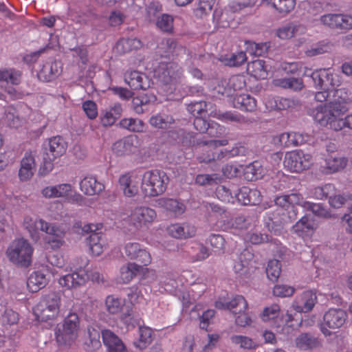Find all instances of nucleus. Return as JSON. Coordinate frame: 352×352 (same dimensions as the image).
<instances>
[{"label": "nucleus", "instance_id": "680f3d73", "mask_svg": "<svg viewBox=\"0 0 352 352\" xmlns=\"http://www.w3.org/2000/svg\"><path fill=\"white\" fill-rule=\"evenodd\" d=\"M214 0H198L197 7L194 10V14L197 18H202L209 14L213 7Z\"/></svg>", "mask_w": 352, "mask_h": 352}, {"label": "nucleus", "instance_id": "aec40b11", "mask_svg": "<svg viewBox=\"0 0 352 352\" xmlns=\"http://www.w3.org/2000/svg\"><path fill=\"white\" fill-rule=\"evenodd\" d=\"M317 300L315 292L312 290H306L296 296L292 302V307L298 313H308L313 309Z\"/></svg>", "mask_w": 352, "mask_h": 352}, {"label": "nucleus", "instance_id": "13d9d810", "mask_svg": "<svg viewBox=\"0 0 352 352\" xmlns=\"http://www.w3.org/2000/svg\"><path fill=\"white\" fill-rule=\"evenodd\" d=\"M281 272V265L278 260L273 259L269 261L266 267L267 278L272 282L278 280Z\"/></svg>", "mask_w": 352, "mask_h": 352}, {"label": "nucleus", "instance_id": "cd10ccee", "mask_svg": "<svg viewBox=\"0 0 352 352\" xmlns=\"http://www.w3.org/2000/svg\"><path fill=\"white\" fill-rule=\"evenodd\" d=\"M48 147L46 148L45 154L50 156L52 160L63 156L67 151V143L60 135L54 136L48 140Z\"/></svg>", "mask_w": 352, "mask_h": 352}, {"label": "nucleus", "instance_id": "c03bdc74", "mask_svg": "<svg viewBox=\"0 0 352 352\" xmlns=\"http://www.w3.org/2000/svg\"><path fill=\"white\" fill-rule=\"evenodd\" d=\"M297 348L300 350H312L320 344L319 340L309 333L300 334L295 340Z\"/></svg>", "mask_w": 352, "mask_h": 352}, {"label": "nucleus", "instance_id": "ddd939ff", "mask_svg": "<svg viewBox=\"0 0 352 352\" xmlns=\"http://www.w3.org/2000/svg\"><path fill=\"white\" fill-rule=\"evenodd\" d=\"M314 86L318 89H334L341 84L340 76L331 68H320L311 74Z\"/></svg>", "mask_w": 352, "mask_h": 352}, {"label": "nucleus", "instance_id": "5701e85b", "mask_svg": "<svg viewBox=\"0 0 352 352\" xmlns=\"http://www.w3.org/2000/svg\"><path fill=\"white\" fill-rule=\"evenodd\" d=\"M235 199L242 205H257L261 201L262 195L256 188L242 186L235 194Z\"/></svg>", "mask_w": 352, "mask_h": 352}, {"label": "nucleus", "instance_id": "2eb2a0df", "mask_svg": "<svg viewBox=\"0 0 352 352\" xmlns=\"http://www.w3.org/2000/svg\"><path fill=\"white\" fill-rule=\"evenodd\" d=\"M347 318L346 312L341 309H329L323 316V322L321 324V331L324 336L331 335V331L327 329L340 328Z\"/></svg>", "mask_w": 352, "mask_h": 352}, {"label": "nucleus", "instance_id": "8fccbe9b", "mask_svg": "<svg viewBox=\"0 0 352 352\" xmlns=\"http://www.w3.org/2000/svg\"><path fill=\"white\" fill-rule=\"evenodd\" d=\"M242 170L245 178L248 181H255L261 178L263 173V166L257 161L243 167Z\"/></svg>", "mask_w": 352, "mask_h": 352}, {"label": "nucleus", "instance_id": "4468645a", "mask_svg": "<svg viewBox=\"0 0 352 352\" xmlns=\"http://www.w3.org/2000/svg\"><path fill=\"white\" fill-rule=\"evenodd\" d=\"M324 26L335 30L345 32L352 30V14L329 13L320 18Z\"/></svg>", "mask_w": 352, "mask_h": 352}, {"label": "nucleus", "instance_id": "b1692460", "mask_svg": "<svg viewBox=\"0 0 352 352\" xmlns=\"http://www.w3.org/2000/svg\"><path fill=\"white\" fill-rule=\"evenodd\" d=\"M47 228V230L44 232L47 234L44 239L45 248L54 250L59 249L64 243L65 232L52 223Z\"/></svg>", "mask_w": 352, "mask_h": 352}, {"label": "nucleus", "instance_id": "6e6d98bb", "mask_svg": "<svg viewBox=\"0 0 352 352\" xmlns=\"http://www.w3.org/2000/svg\"><path fill=\"white\" fill-rule=\"evenodd\" d=\"M87 332L89 336V342H86V350L88 351H94L101 347V343L100 341V333L99 330L89 327L87 328Z\"/></svg>", "mask_w": 352, "mask_h": 352}, {"label": "nucleus", "instance_id": "3c124183", "mask_svg": "<svg viewBox=\"0 0 352 352\" xmlns=\"http://www.w3.org/2000/svg\"><path fill=\"white\" fill-rule=\"evenodd\" d=\"M265 105L270 110H285L294 105V101L282 97H272L265 101Z\"/></svg>", "mask_w": 352, "mask_h": 352}, {"label": "nucleus", "instance_id": "f257e3e1", "mask_svg": "<svg viewBox=\"0 0 352 352\" xmlns=\"http://www.w3.org/2000/svg\"><path fill=\"white\" fill-rule=\"evenodd\" d=\"M348 97L339 96L324 104H318L311 109L310 116L320 127L333 131H340L344 128L352 129V113L343 116L349 111Z\"/></svg>", "mask_w": 352, "mask_h": 352}, {"label": "nucleus", "instance_id": "49530a36", "mask_svg": "<svg viewBox=\"0 0 352 352\" xmlns=\"http://www.w3.org/2000/svg\"><path fill=\"white\" fill-rule=\"evenodd\" d=\"M159 204L168 211L173 212L175 215L182 214L185 210V205L177 199L170 198H162L159 200Z\"/></svg>", "mask_w": 352, "mask_h": 352}, {"label": "nucleus", "instance_id": "412c9836", "mask_svg": "<svg viewBox=\"0 0 352 352\" xmlns=\"http://www.w3.org/2000/svg\"><path fill=\"white\" fill-rule=\"evenodd\" d=\"M124 82L133 90H146L151 85L148 76L137 70H127L124 74Z\"/></svg>", "mask_w": 352, "mask_h": 352}, {"label": "nucleus", "instance_id": "c756f323", "mask_svg": "<svg viewBox=\"0 0 352 352\" xmlns=\"http://www.w3.org/2000/svg\"><path fill=\"white\" fill-rule=\"evenodd\" d=\"M316 228L314 221L305 215L292 226V230L298 236L306 238L312 236Z\"/></svg>", "mask_w": 352, "mask_h": 352}, {"label": "nucleus", "instance_id": "9b49d317", "mask_svg": "<svg viewBox=\"0 0 352 352\" xmlns=\"http://www.w3.org/2000/svg\"><path fill=\"white\" fill-rule=\"evenodd\" d=\"M283 164L289 171L300 173L311 167L313 159L311 155L302 150H294L285 153Z\"/></svg>", "mask_w": 352, "mask_h": 352}, {"label": "nucleus", "instance_id": "393cba45", "mask_svg": "<svg viewBox=\"0 0 352 352\" xmlns=\"http://www.w3.org/2000/svg\"><path fill=\"white\" fill-rule=\"evenodd\" d=\"M216 307L219 309H228L233 314H236L237 313H241V311H247L248 309V303L242 295H235L229 301H217Z\"/></svg>", "mask_w": 352, "mask_h": 352}, {"label": "nucleus", "instance_id": "0eeeda50", "mask_svg": "<svg viewBox=\"0 0 352 352\" xmlns=\"http://www.w3.org/2000/svg\"><path fill=\"white\" fill-rule=\"evenodd\" d=\"M72 265L73 273L61 276L58 280L60 285L67 289L76 288L83 285L90 278L87 267L89 260L87 257L77 258Z\"/></svg>", "mask_w": 352, "mask_h": 352}, {"label": "nucleus", "instance_id": "9d476101", "mask_svg": "<svg viewBox=\"0 0 352 352\" xmlns=\"http://www.w3.org/2000/svg\"><path fill=\"white\" fill-rule=\"evenodd\" d=\"M80 320L77 314L69 313L64 319L62 331L56 332V339L60 344H71L78 337Z\"/></svg>", "mask_w": 352, "mask_h": 352}, {"label": "nucleus", "instance_id": "a878e982", "mask_svg": "<svg viewBox=\"0 0 352 352\" xmlns=\"http://www.w3.org/2000/svg\"><path fill=\"white\" fill-rule=\"evenodd\" d=\"M134 179L132 172L125 173L119 177V187L126 197H133L138 193V186Z\"/></svg>", "mask_w": 352, "mask_h": 352}, {"label": "nucleus", "instance_id": "e2e57ef3", "mask_svg": "<svg viewBox=\"0 0 352 352\" xmlns=\"http://www.w3.org/2000/svg\"><path fill=\"white\" fill-rule=\"evenodd\" d=\"M120 319L128 329L134 328L135 326L142 327V324L144 322L142 318L132 315V307H129L126 312L122 313Z\"/></svg>", "mask_w": 352, "mask_h": 352}, {"label": "nucleus", "instance_id": "473e14b6", "mask_svg": "<svg viewBox=\"0 0 352 352\" xmlns=\"http://www.w3.org/2000/svg\"><path fill=\"white\" fill-rule=\"evenodd\" d=\"M80 190L87 195L99 194L104 189V185L98 182L95 177H85L80 183Z\"/></svg>", "mask_w": 352, "mask_h": 352}, {"label": "nucleus", "instance_id": "1a4fd4ad", "mask_svg": "<svg viewBox=\"0 0 352 352\" xmlns=\"http://www.w3.org/2000/svg\"><path fill=\"white\" fill-rule=\"evenodd\" d=\"M32 254V247L24 239L13 241L6 251L9 260L21 267H28L30 265Z\"/></svg>", "mask_w": 352, "mask_h": 352}, {"label": "nucleus", "instance_id": "f704fd0d", "mask_svg": "<svg viewBox=\"0 0 352 352\" xmlns=\"http://www.w3.org/2000/svg\"><path fill=\"white\" fill-rule=\"evenodd\" d=\"M122 108L119 103H116L109 109L104 110L100 116V122L104 126H111L122 115Z\"/></svg>", "mask_w": 352, "mask_h": 352}, {"label": "nucleus", "instance_id": "7c9ffc66", "mask_svg": "<svg viewBox=\"0 0 352 352\" xmlns=\"http://www.w3.org/2000/svg\"><path fill=\"white\" fill-rule=\"evenodd\" d=\"M168 233L175 239H187L195 235L196 228L189 223H173L167 228Z\"/></svg>", "mask_w": 352, "mask_h": 352}, {"label": "nucleus", "instance_id": "f3484780", "mask_svg": "<svg viewBox=\"0 0 352 352\" xmlns=\"http://www.w3.org/2000/svg\"><path fill=\"white\" fill-rule=\"evenodd\" d=\"M140 140L135 135H131L116 142L112 149L118 155H125L135 153L139 151Z\"/></svg>", "mask_w": 352, "mask_h": 352}, {"label": "nucleus", "instance_id": "2f4dec72", "mask_svg": "<svg viewBox=\"0 0 352 352\" xmlns=\"http://www.w3.org/2000/svg\"><path fill=\"white\" fill-rule=\"evenodd\" d=\"M35 170V158L31 151L25 152L21 162L19 176L21 180L27 181L30 179Z\"/></svg>", "mask_w": 352, "mask_h": 352}, {"label": "nucleus", "instance_id": "f8f14e48", "mask_svg": "<svg viewBox=\"0 0 352 352\" xmlns=\"http://www.w3.org/2000/svg\"><path fill=\"white\" fill-rule=\"evenodd\" d=\"M102 228V223H87L82 227V231L90 232L87 243L91 253L94 256L100 255L107 244L105 236L101 232H98Z\"/></svg>", "mask_w": 352, "mask_h": 352}, {"label": "nucleus", "instance_id": "39448f33", "mask_svg": "<svg viewBox=\"0 0 352 352\" xmlns=\"http://www.w3.org/2000/svg\"><path fill=\"white\" fill-rule=\"evenodd\" d=\"M60 305V294L52 292L42 296L34 307L33 312L38 321L53 320L59 316Z\"/></svg>", "mask_w": 352, "mask_h": 352}, {"label": "nucleus", "instance_id": "6ab92c4d", "mask_svg": "<svg viewBox=\"0 0 352 352\" xmlns=\"http://www.w3.org/2000/svg\"><path fill=\"white\" fill-rule=\"evenodd\" d=\"M124 251L126 256L131 260H137L144 266L148 265L152 261L151 254L141 245L136 242H129L125 244Z\"/></svg>", "mask_w": 352, "mask_h": 352}, {"label": "nucleus", "instance_id": "a19ab883", "mask_svg": "<svg viewBox=\"0 0 352 352\" xmlns=\"http://www.w3.org/2000/svg\"><path fill=\"white\" fill-rule=\"evenodd\" d=\"M142 46V41L136 38H123L120 39L116 45V50L120 54H126L133 50H138Z\"/></svg>", "mask_w": 352, "mask_h": 352}, {"label": "nucleus", "instance_id": "774afa93", "mask_svg": "<svg viewBox=\"0 0 352 352\" xmlns=\"http://www.w3.org/2000/svg\"><path fill=\"white\" fill-rule=\"evenodd\" d=\"M336 193V188L333 184H327L322 186L314 188V195L318 199H330Z\"/></svg>", "mask_w": 352, "mask_h": 352}, {"label": "nucleus", "instance_id": "4be33fe9", "mask_svg": "<svg viewBox=\"0 0 352 352\" xmlns=\"http://www.w3.org/2000/svg\"><path fill=\"white\" fill-rule=\"evenodd\" d=\"M23 225L29 232L32 239L38 241L40 239L38 231H47L50 223L42 219H34L30 215H26L24 217Z\"/></svg>", "mask_w": 352, "mask_h": 352}, {"label": "nucleus", "instance_id": "37998d69", "mask_svg": "<svg viewBox=\"0 0 352 352\" xmlns=\"http://www.w3.org/2000/svg\"><path fill=\"white\" fill-rule=\"evenodd\" d=\"M264 3L274 8L281 14L292 11L296 6V0H263Z\"/></svg>", "mask_w": 352, "mask_h": 352}, {"label": "nucleus", "instance_id": "58836bf2", "mask_svg": "<svg viewBox=\"0 0 352 352\" xmlns=\"http://www.w3.org/2000/svg\"><path fill=\"white\" fill-rule=\"evenodd\" d=\"M247 72L256 79H265L268 76L267 66L265 61L261 59H256L249 63Z\"/></svg>", "mask_w": 352, "mask_h": 352}, {"label": "nucleus", "instance_id": "20e7f679", "mask_svg": "<svg viewBox=\"0 0 352 352\" xmlns=\"http://www.w3.org/2000/svg\"><path fill=\"white\" fill-rule=\"evenodd\" d=\"M163 54L160 60L156 59L152 63L149 68L153 77L165 85H175L183 76L182 68L175 62L162 60Z\"/></svg>", "mask_w": 352, "mask_h": 352}, {"label": "nucleus", "instance_id": "5fc2aeb1", "mask_svg": "<svg viewBox=\"0 0 352 352\" xmlns=\"http://www.w3.org/2000/svg\"><path fill=\"white\" fill-rule=\"evenodd\" d=\"M274 85L285 89L300 90L303 87V82L300 79L295 78H283L274 80Z\"/></svg>", "mask_w": 352, "mask_h": 352}, {"label": "nucleus", "instance_id": "09e8293b", "mask_svg": "<svg viewBox=\"0 0 352 352\" xmlns=\"http://www.w3.org/2000/svg\"><path fill=\"white\" fill-rule=\"evenodd\" d=\"M142 270L143 267L141 265L135 263H129L120 268V279L123 283H128Z\"/></svg>", "mask_w": 352, "mask_h": 352}, {"label": "nucleus", "instance_id": "f03ea898", "mask_svg": "<svg viewBox=\"0 0 352 352\" xmlns=\"http://www.w3.org/2000/svg\"><path fill=\"white\" fill-rule=\"evenodd\" d=\"M274 201L280 208L266 212L264 223L269 231L277 234L287 222V216L283 210L287 211V217L289 219L295 218L298 212L296 206L300 205V201L299 195L296 193L278 196Z\"/></svg>", "mask_w": 352, "mask_h": 352}, {"label": "nucleus", "instance_id": "e433bc0d", "mask_svg": "<svg viewBox=\"0 0 352 352\" xmlns=\"http://www.w3.org/2000/svg\"><path fill=\"white\" fill-rule=\"evenodd\" d=\"M1 122L10 128L18 129L23 125L24 119L19 115L16 108L8 106L5 110Z\"/></svg>", "mask_w": 352, "mask_h": 352}, {"label": "nucleus", "instance_id": "603ef678", "mask_svg": "<svg viewBox=\"0 0 352 352\" xmlns=\"http://www.w3.org/2000/svg\"><path fill=\"white\" fill-rule=\"evenodd\" d=\"M119 125L124 129L136 133L143 132L145 127V124L142 120L133 118L122 119L119 122Z\"/></svg>", "mask_w": 352, "mask_h": 352}, {"label": "nucleus", "instance_id": "c85d7f7f", "mask_svg": "<svg viewBox=\"0 0 352 352\" xmlns=\"http://www.w3.org/2000/svg\"><path fill=\"white\" fill-rule=\"evenodd\" d=\"M101 336L108 352H124L126 350L122 340L112 331L104 329L101 331Z\"/></svg>", "mask_w": 352, "mask_h": 352}, {"label": "nucleus", "instance_id": "7ed1b4c3", "mask_svg": "<svg viewBox=\"0 0 352 352\" xmlns=\"http://www.w3.org/2000/svg\"><path fill=\"white\" fill-rule=\"evenodd\" d=\"M169 178L158 170H151L142 176L140 189L146 197H155L162 195L166 190Z\"/></svg>", "mask_w": 352, "mask_h": 352}, {"label": "nucleus", "instance_id": "bb28decb", "mask_svg": "<svg viewBox=\"0 0 352 352\" xmlns=\"http://www.w3.org/2000/svg\"><path fill=\"white\" fill-rule=\"evenodd\" d=\"M204 116L195 117L193 125L199 133L208 132L210 136H219L223 133V127L216 122H208Z\"/></svg>", "mask_w": 352, "mask_h": 352}, {"label": "nucleus", "instance_id": "69168bd1", "mask_svg": "<svg viewBox=\"0 0 352 352\" xmlns=\"http://www.w3.org/2000/svg\"><path fill=\"white\" fill-rule=\"evenodd\" d=\"M230 340L233 344L244 349H253L257 346L252 338L244 336L234 335L231 336Z\"/></svg>", "mask_w": 352, "mask_h": 352}, {"label": "nucleus", "instance_id": "dca6fc26", "mask_svg": "<svg viewBox=\"0 0 352 352\" xmlns=\"http://www.w3.org/2000/svg\"><path fill=\"white\" fill-rule=\"evenodd\" d=\"M129 219L135 228H142L152 224L157 219V213L150 207L140 206L132 210Z\"/></svg>", "mask_w": 352, "mask_h": 352}, {"label": "nucleus", "instance_id": "0e129e2a", "mask_svg": "<svg viewBox=\"0 0 352 352\" xmlns=\"http://www.w3.org/2000/svg\"><path fill=\"white\" fill-rule=\"evenodd\" d=\"M247 52L255 56H260L267 52L269 45L266 43H256L252 41H245Z\"/></svg>", "mask_w": 352, "mask_h": 352}, {"label": "nucleus", "instance_id": "338daca9", "mask_svg": "<svg viewBox=\"0 0 352 352\" xmlns=\"http://www.w3.org/2000/svg\"><path fill=\"white\" fill-rule=\"evenodd\" d=\"M173 17L168 14H163L156 21L157 27L165 32H172L173 30Z\"/></svg>", "mask_w": 352, "mask_h": 352}, {"label": "nucleus", "instance_id": "72a5a7b5", "mask_svg": "<svg viewBox=\"0 0 352 352\" xmlns=\"http://www.w3.org/2000/svg\"><path fill=\"white\" fill-rule=\"evenodd\" d=\"M46 275L41 271L33 272L28 278L27 287L30 292L35 293L44 288L48 283Z\"/></svg>", "mask_w": 352, "mask_h": 352}, {"label": "nucleus", "instance_id": "4d7b16f0", "mask_svg": "<svg viewBox=\"0 0 352 352\" xmlns=\"http://www.w3.org/2000/svg\"><path fill=\"white\" fill-rule=\"evenodd\" d=\"M21 73L14 69H0V81L19 85L21 81Z\"/></svg>", "mask_w": 352, "mask_h": 352}, {"label": "nucleus", "instance_id": "423d86ee", "mask_svg": "<svg viewBox=\"0 0 352 352\" xmlns=\"http://www.w3.org/2000/svg\"><path fill=\"white\" fill-rule=\"evenodd\" d=\"M261 318L263 322H269L274 327H280V322L284 321L283 329H287V333L298 329L302 322L301 318L294 319L293 316L288 312L283 318H280V307L278 304H273L265 307L261 314Z\"/></svg>", "mask_w": 352, "mask_h": 352}, {"label": "nucleus", "instance_id": "c9c22d12", "mask_svg": "<svg viewBox=\"0 0 352 352\" xmlns=\"http://www.w3.org/2000/svg\"><path fill=\"white\" fill-rule=\"evenodd\" d=\"M232 103L234 108L250 112L254 111L257 107L256 99L250 94L236 95Z\"/></svg>", "mask_w": 352, "mask_h": 352}, {"label": "nucleus", "instance_id": "bf43d9fd", "mask_svg": "<svg viewBox=\"0 0 352 352\" xmlns=\"http://www.w3.org/2000/svg\"><path fill=\"white\" fill-rule=\"evenodd\" d=\"M19 320V314L12 309H6L0 317V324L5 327L16 324Z\"/></svg>", "mask_w": 352, "mask_h": 352}, {"label": "nucleus", "instance_id": "4c0bfd02", "mask_svg": "<svg viewBox=\"0 0 352 352\" xmlns=\"http://www.w3.org/2000/svg\"><path fill=\"white\" fill-rule=\"evenodd\" d=\"M174 122L173 116L164 111L152 115L148 120L149 124L157 129H168Z\"/></svg>", "mask_w": 352, "mask_h": 352}, {"label": "nucleus", "instance_id": "a211bd4d", "mask_svg": "<svg viewBox=\"0 0 352 352\" xmlns=\"http://www.w3.org/2000/svg\"><path fill=\"white\" fill-rule=\"evenodd\" d=\"M228 144V140H212L210 141H201L197 143L196 149L199 151H204L206 154L197 156V159L199 162L208 163L215 160V154L214 150L220 146H226Z\"/></svg>", "mask_w": 352, "mask_h": 352}, {"label": "nucleus", "instance_id": "79ce46f5", "mask_svg": "<svg viewBox=\"0 0 352 352\" xmlns=\"http://www.w3.org/2000/svg\"><path fill=\"white\" fill-rule=\"evenodd\" d=\"M62 72L60 62L54 60L46 63L40 71L39 76L43 77L46 81H50L58 76Z\"/></svg>", "mask_w": 352, "mask_h": 352}, {"label": "nucleus", "instance_id": "de8ad7c7", "mask_svg": "<svg viewBox=\"0 0 352 352\" xmlns=\"http://www.w3.org/2000/svg\"><path fill=\"white\" fill-rule=\"evenodd\" d=\"M153 340L152 329L148 327H139V338L134 342V346L140 349H146Z\"/></svg>", "mask_w": 352, "mask_h": 352}, {"label": "nucleus", "instance_id": "6e6552de", "mask_svg": "<svg viewBox=\"0 0 352 352\" xmlns=\"http://www.w3.org/2000/svg\"><path fill=\"white\" fill-rule=\"evenodd\" d=\"M42 195L47 199L60 198L65 201L83 206L85 204V198L74 190V187L67 183L54 186H46L41 190Z\"/></svg>", "mask_w": 352, "mask_h": 352}, {"label": "nucleus", "instance_id": "052dcab7", "mask_svg": "<svg viewBox=\"0 0 352 352\" xmlns=\"http://www.w3.org/2000/svg\"><path fill=\"white\" fill-rule=\"evenodd\" d=\"M303 207L311 210L315 215L323 217V218H331V214L329 210L323 207L321 204H316L309 201L304 202Z\"/></svg>", "mask_w": 352, "mask_h": 352}, {"label": "nucleus", "instance_id": "ea45409f", "mask_svg": "<svg viewBox=\"0 0 352 352\" xmlns=\"http://www.w3.org/2000/svg\"><path fill=\"white\" fill-rule=\"evenodd\" d=\"M347 164V160L342 157L329 155L325 159V165L322 171L326 174H331L342 170Z\"/></svg>", "mask_w": 352, "mask_h": 352}, {"label": "nucleus", "instance_id": "864d4df0", "mask_svg": "<svg viewBox=\"0 0 352 352\" xmlns=\"http://www.w3.org/2000/svg\"><path fill=\"white\" fill-rule=\"evenodd\" d=\"M158 48L164 50L163 52L164 53L165 57L177 56L178 54L176 53L177 51L186 52L185 48L182 46H178L177 43L172 38H167L162 41L158 46Z\"/></svg>", "mask_w": 352, "mask_h": 352}, {"label": "nucleus", "instance_id": "a18cd8bd", "mask_svg": "<svg viewBox=\"0 0 352 352\" xmlns=\"http://www.w3.org/2000/svg\"><path fill=\"white\" fill-rule=\"evenodd\" d=\"M124 305V300L113 294L107 296L104 300L105 310L111 315L121 313Z\"/></svg>", "mask_w": 352, "mask_h": 352}]
</instances>
